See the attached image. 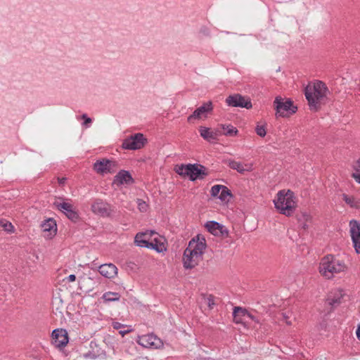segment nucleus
Listing matches in <instances>:
<instances>
[{"mask_svg":"<svg viewBox=\"0 0 360 360\" xmlns=\"http://www.w3.org/2000/svg\"><path fill=\"white\" fill-rule=\"evenodd\" d=\"M328 93V87L321 81H317L313 85H307L304 89V94L310 110L316 111L321 105L325 104Z\"/></svg>","mask_w":360,"mask_h":360,"instance_id":"f257e3e1","label":"nucleus"},{"mask_svg":"<svg viewBox=\"0 0 360 360\" xmlns=\"http://www.w3.org/2000/svg\"><path fill=\"white\" fill-rule=\"evenodd\" d=\"M347 269L343 260L328 255L324 257L319 265L320 274L327 279H330L337 274L345 272Z\"/></svg>","mask_w":360,"mask_h":360,"instance_id":"f03ea898","label":"nucleus"},{"mask_svg":"<svg viewBox=\"0 0 360 360\" xmlns=\"http://www.w3.org/2000/svg\"><path fill=\"white\" fill-rule=\"evenodd\" d=\"M275 207L280 213L290 216L295 210L296 202L293 193L290 191H280L276 199L274 200Z\"/></svg>","mask_w":360,"mask_h":360,"instance_id":"7ed1b4c3","label":"nucleus"},{"mask_svg":"<svg viewBox=\"0 0 360 360\" xmlns=\"http://www.w3.org/2000/svg\"><path fill=\"white\" fill-rule=\"evenodd\" d=\"M175 172L183 177H188L192 181L203 179L208 175L206 167L200 164L177 165Z\"/></svg>","mask_w":360,"mask_h":360,"instance_id":"20e7f679","label":"nucleus"},{"mask_svg":"<svg viewBox=\"0 0 360 360\" xmlns=\"http://www.w3.org/2000/svg\"><path fill=\"white\" fill-rule=\"evenodd\" d=\"M274 109L276 110V115L281 117H288L295 112L297 107L293 105V103L290 100L285 101L281 96L276 97L274 101Z\"/></svg>","mask_w":360,"mask_h":360,"instance_id":"39448f33","label":"nucleus"},{"mask_svg":"<svg viewBox=\"0 0 360 360\" xmlns=\"http://www.w3.org/2000/svg\"><path fill=\"white\" fill-rule=\"evenodd\" d=\"M147 143V139L143 134L137 133L123 140L122 146L126 150H139Z\"/></svg>","mask_w":360,"mask_h":360,"instance_id":"423d86ee","label":"nucleus"},{"mask_svg":"<svg viewBox=\"0 0 360 360\" xmlns=\"http://www.w3.org/2000/svg\"><path fill=\"white\" fill-rule=\"evenodd\" d=\"M117 162L115 160L103 158L94 162L93 169L98 174H112L117 170Z\"/></svg>","mask_w":360,"mask_h":360,"instance_id":"0eeeda50","label":"nucleus"},{"mask_svg":"<svg viewBox=\"0 0 360 360\" xmlns=\"http://www.w3.org/2000/svg\"><path fill=\"white\" fill-rule=\"evenodd\" d=\"M93 212L103 217H110L115 212V207L102 200L97 199L91 205Z\"/></svg>","mask_w":360,"mask_h":360,"instance_id":"6e6552de","label":"nucleus"},{"mask_svg":"<svg viewBox=\"0 0 360 360\" xmlns=\"http://www.w3.org/2000/svg\"><path fill=\"white\" fill-rule=\"evenodd\" d=\"M206 247L205 238L198 234L189 241L188 245L186 249L189 250L191 252L198 255L202 258Z\"/></svg>","mask_w":360,"mask_h":360,"instance_id":"1a4fd4ad","label":"nucleus"},{"mask_svg":"<svg viewBox=\"0 0 360 360\" xmlns=\"http://www.w3.org/2000/svg\"><path fill=\"white\" fill-rule=\"evenodd\" d=\"M155 233L154 231L138 233L135 236L134 243L139 247L155 249L159 251L157 245L148 241L150 238Z\"/></svg>","mask_w":360,"mask_h":360,"instance_id":"9d476101","label":"nucleus"},{"mask_svg":"<svg viewBox=\"0 0 360 360\" xmlns=\"http://www.w3.org/2000/svg\"><path fill=\"white\" fill-rule=\"evenodd\" d=\"M85 359H104L105 356V350L95 340L91 341L89 344V349L83 354Z\"/></svg>","mask_w":360,"mask_h":360,"instance_id":"9b49d317","label":"nucleus"},{"mask_svg":"<svg viewBox=\"0 0 360 360\" xmlns=\"http://www.w3.org/2000/svg\"><path fill=\"white\" fill-rule=\"evenodd\" d=\"M213 110L212 103L208 101L204 103L202 105L196 108L194 112L188 117V122H193L195 120H200L202 117H207V114L210 113Z\"/></svg>","mask_w":360,"mask_h":360,"instance_id":"f8f14e48","label":"nucleus"},{"mask_svg":"<svg viewBox=\"0 0 360 360\" xmlns=\"http://www.w3.org/2000/svg\"><path fill=\"white\" fill-rule=\"evenodd\" d=\"M53 205L58 210L63 212L71 221H76L78 219L79 215L70 203L56 201Z\"/></svg>","mask_w":360,"mask_h":360,"instance_id":"ddd939ff","label":"nucleus"},{"mask_svg":"<svg viewBox=\"0 0 360 360\" xmlns=\"http://www.w3.org/2000/svg\"><path fill=\"white\" fill-rule=\"evenodd\" d=\"M350 235L354 247L357 253H360V222L356 220L349 221Z\"/></svg>","mask_w":360,"mask_h":360,"instance_id":"4468645a","label":"nucleus"},{"mask_svg":"<svg viewBox=\"0 0 360 360\" xmlns=\"http://www.w3.org/2000/svg\"><path fill=\"white\" fill-rule=\"evenodd\" d=\"M52 343L58 348H63L68 342V336L65 330L55 329L52 332Z\"/></svg>","mask_w":360,"mask_h":360,"instance_id":"2eb2a0df","label":"nucleus"},{"mask_svg":"<svg viewBox=\"0 0 360 360\" xmlns=\"http://www.w3.org/2000/svg\"><path fill=\"white\" fill-rule=\"evenodd\" d=\"M134 183V179L129 172L127 170H120L114 177L112 185L120 187L122 185H131Z\"/></svg>","mask_w":360,"mask_h":360,"instance_id":"dca6fc26","label":"nucleus"},{"mask_svg":"<svg viewBox=\"0 0 360 360\" xmlns=\"http://www.w3.org/2000/svg\"><path fill=\"white\" fill-rule=\"evenodd\" d=\"M205 228L210 233L216 236L226 237L229 235L227 229L215 221H207L205 224Z\"/></svg>","mask_w":360,"mask_h":360,"instance_id":"f3484780","label":"nucleus"},{"mask_svg":"<svg viewBox=\"0 0 360 360\" xmlns=\"http://www.w3.org/2000/svg\"><path fill=\"white\" fill-rule=\"evenodd\" d=\"M201 259L202 258L198 255L185 249L183 255V264L185 269H191L194 268Z\"/></svg>","mask_w":360,"mask_h":360,"instance_id":"a211bd4d","label":"nucleus"},{"mask_svg":"<svg viewBox=\"0 0 360 360\" xmlns=\"http://www.w3.org/2000/svg\"><path fill=\"white\" fill-rule=\"evenodd\" d=\"M226 103L229 106L240 107L248 109V100L238 94L228 96L226 99Z\"/></svg>","mask_w":360,"mask_h":360,"instance_id":"6ab92c4d","label":"nucleus"},{"mask_svg":"<svg viewBox=\"0 0 360 360\" xmlns=\"http://www.w3.org/2000/svg\"><path fill=\"white\" fill-rule=\"evenodd\" d=\"M99 273L108 278H112L117 274V268L113 264H104L99 266Z\"/></svg>","mask_w":360,"mask_h":360,"instance_id":"aec40b11","label":"nucleus"},{"mask_svg":"<svg viewBox=\"0 0 360 360\" xmlns=\"http://www.w3.org/2000/svg\"><path fill=\"white\" fill-rule=\"evenodd\" d=\"M200 136L209 142H213L218 139L219 133L216 131L212 130L210 128L205 127H200L199 128Z\"/></svg>","mask_w":360,"mask_h":360,"instance_id":"412c9836","label":"nucleus"},{"mask_svg":"<svg viewBox=\"0 0 360 360\" xmlns=\"http://www.w3.org/2000/svg\"><path fill=\"white\" fill-rule=\"evenodd\" d=\"M343 294L342 290H337L333 292H331L328 298L327 302L329 305L332 307H336L341 303V300L342 298Z\"/></svg>","mask_w":360,"mask_h":360,"instance_id":"4be33fe9","label":"nucleus"},{"mask_svg":"<svg viewBox=\"0 0 360 360\" xmlns=\"http://www.w3.org/2000/svg\"><path fill=\"white\" fill-rule=\"evenodd\" d=\"M43 231L50 232L51 234L53 233L54 234L56 232V221L51 218H49L45 220L41 225Z\"/></svg>","mask_w":360,"mask_h":360,"instance_id":"5701e85b","label":"nucleus"},{"mask_svg":"<svg viewBox=\"0 0 360 360\" xmlns=\"http://www.w3.org/2000/svg\"><path fill=\"white\" fill-rule=\"evenodd\" d=\"M297 219L303 229L306 230L309 228L311 222V216L309 214L303 212L298 216Z\"/></svg>","mask_w":360,"mask_h":360,"instance_id":"b1692460","label":"nucleus"},{"mask_svg":"<svg viewBox=\"0 0 360 360\" xmlns=\"http://www.w3.org/2000/svg\"><path fill=\"white\" fill-rule=\"evenodd\" d=\"M239 312H241L243 315L248 314V310L245 308L240 307H235L233 311V320L236 323H243L242 316H239Z\"/></svg>","mask_w":360,"mask_h":360,"instance_id":"393cba45","label":"nucleus"},{"mask_svg":"<svg viewBox=\"0 0 360 360\" xmlns=\"http://www.w3.org/2000/svg\"><path fill=\"white\" fill-rule=\"evenodd\" d=\"M342 197L344 201L352 207L360 209V198H355L345 194H343Z\"/></svg>","mask_w":360,"mask_h":360,"instance_id":"a878e982","label":"nucleus"},{"mask_svg":"<svg viewBox=\"0 0 360 360\" xmlns=\"http://www.w3.org/2000/svg\"><path fill=\"white\" fill-rule=\"evenodd\" d=\"M120 298V295L118 292L110 291L105 292L102 296V299L106 302L118 301Z\"/></svg>","mask_w":360,"mask_h":360,"instance_id":"bb28decb","label":"nucleus"},{"mask_svg":"<svg viewBox=\"0 0 360 360\" xmlns=\"http://www.w3.org/2000/svg\"><path fill=\"white\" fill-rule=\"evenodd\" d=\"M231 196H232L231 191L226 186L222 185L218 198L221 201H226L228 200L227 198Z\"/></svg>","mask_w":360,"mask_h":360,"instance_id":"cd10ccee","label":"nucleus"},{"mask_svg":"<svg viewBox=\"0 0 360 360\" xmlns=\"http://www.w3.org/2000/svg\"><path fill=\"white\" fill-rule=\"evenodd\" d=\"M229 166L231 169H236L240 173H243L246 170L245 166L240 162L230 161Z\"/></svg>","mask_w":360,"mask_h":360,"instance_id":"c85d7f7f","label":"nucleus"},{"mask_svg":"<svg viewBox=\"0 0 360 360\" xmlns=\"http://www.w3.org/2000/svg\"><path fill=\"white\" fill-rule=\"evenodd\" d=\"M248 317H249V327L250 326V325L252 323H254L253 328L255 330H258L261 327L260 320L259 319H257V317H255V316L252 315L250 312H249Z\"/></svg>","mask_w":360,"mask_h":360,"instance_id":"c756f323","label":"nucleus"},{"mask_svg":"<svg viewBox=\"0 0 360 360\" xmlns=\"http://www.w3.org/2000/svg\"><path fill=\"white\" fill-rule=\"evenodd\" d=\"M354 172L352 176L354 179L360 184V160L356 161L354 165Z\"/></svg>","mask_w":360,"mask_h":360,"instance_id":"7c9ffc66","label":"nucleus"},{"mask_svg":"<svg viewBox=\"0 0 360 360\" xmlns=\"http://www.w3.org/2000/svg\"><path fill=\"white\" fill-rule=\"evenodd\" d=\"M2 228L7 233H13L15 232V228L13 225L6 219H4Z\"/></svg>","mask_w":360,"mask_h":360,"instance_id":"2f4dec72","label":"nucleus"},{"mask_svg":"<svg viewBox=\"0 0 360 360\" xmlns=\"http://www.w3.org/2000/svg\"><path fill=\"white\" fill-rule=\"evenodd\" d=\"M143 340H146L147 342V345H149L150 346H155L157 347L158 344L155 342L156 340L160 341L159 339H158L154 335H148L143 338Z\"/></svg>","mask_w":360,"mask_h":360,"instance_id":"473e14b6","label":"nucleus"},{"mask_svg":"<svg viewBox=\"0 0 360 360\" xmlns=\"http://www.w3.org/2000/svg\"><path fill=\"white\" fill-rule=\"evenodd\" d=\"M222 188V185H214L211 188L210 193L211 195L214 198H216L219 195L220 191Z\"/></svg>","mask_w":360,"mask_h":360,"instance_id":"72a5a7b5","label":"nucleus"},{"mask_svg":"<svg viewBox=\"0 0 360 360\" xmlns=\"http://www.w3.org/2000/svg\"><path fill=\"white\" fill-rule=\"evenodd\" d=\"M255 131L258 136L264 137L266 134L264 124H257L255 128Z\"/></svg>","mask_w":360,"mask_h":360,"instance_id":"f704fd0d","label":"nucleus"},{"mask_svg":"<svg viewBox=\"0 0 360 360\" xmlns=\"http://www.w3.org/2000/svg\"><path fill=\"white\" fill-rule=\"evenodd\" d=\"M136 202L139 211L142 212H146L148 209V205L143 200L138 198Z\"/></svg>","mask_w":360,"mask_h":360,"instance_id":"c9c22d12","label":"nucleus"},{"mask_svg":"<svg viewBox=\"0 0 360 360\" xmlns=\"http://www.w3.org/2000/svg\"><path fill=\"white\" fill-rule=\"evenodd\" d=\"M223 129H226V131L224 132V134L226 136H233L238 131L236 129L231 125L226 126V128L224 127Z\"/></svg>","mask_w":360,"mask_h":360,"instance_id":"e433bc0d","label":"nucleus"},{"mask_svg":"<svg viewBox=\"0 0 360 360\" xmlns=\"http://www.w3.org/2000/svg\"><path fill=\"white\" fill-rule=\"evenodd\" d=\"M81 117L82 120H84V122L82 124L85 126L86 128L89 127L92 122V120L90 117H89L86 114H83Z\"/></svg>","mask_w":360,"mask_h":360,"instance_id":"4c0bfd02","label":"nucleus"},{"mask_svg":"<svg viewBox=\"0 0 360 360\" xmlns=\"http://www.w3.org/2000/svg\"><path fill=\"white\" fill-rule=\"evenodd\" d=\"M289 314H290L289 312H288V313L282 312L281 316H282L283 320H284L288 325H291L292 322L290 321H289V319L290 318V316Z\"/></svg>","mask_w":360,"mask_h":360,"instance_id":"58836bf2","label":"nucleus"},{"mask_svg":"<svg viewBox=\"0 0 360 360\" xmlns=\"http://www.w3.org/2000/svg\"><path fill=\"white\" fill-rule=\"evenodd\" d=\"M200 33L203 34L204 36H210V34L209 28H207V27H205V26H203L200 28Z\"/></svg>","mask_w":360,"mask_h":360,"instance_id":"ea45409f","label":"nucleus"},{"mask_svg":"<svg viewBox=\"0 0 360 360\" xmlns=\"http://www.w3.org/2000/svg\"><path fill=\"white\" fill-rule=\"evenodd\" d=\"M123 326H123V324H122V323H119V322H115V323H113V328H114L115 329H117H117L121 328H122V327H123Z\"/></svg>","mask_w":360,"mask_h":360,"instance_id":"a19ab883","label":"nucleus"},{"mask_svg":"<svg viewBox=\"0 0 360 360\" xmlns=\"http://www.w3.org/2000/svg\"><path fill=\"white\" fill-rule=\"evenodd\" d=\"M67 280L69 281V282H74L76 280V276L74 274H70V276H68V277L67 278Z\"/></svg>","mask_w":360,"mask_h":360,"instance_id":"79ce46f5","label":"nucleus"},{"mask_svg":"<svg viewBox=\"0 0 360 360\" xmlns=\"http://www.w3.org/2000/svg\"><path fill=\"white\" fill-rule=\"evenodd\" d=\"M67 179L65 177L58 178V181L60 185H64Z\"/></svg>","mask_w":360,"mask_h":360,"instance_id":"37998d69","label":"nucleus"},{"mask_svg":"<svg viewBox=\"0 0 360 360\" xmlns=\"http://www.w3.org/2000/svg\"><path fill=\"white\" fill-rule=\"evenodd\" d=\"M356 334L357 338L360 340V323L358 325Z\"/></svg>","mask_w":360,"mask_h":360,"instance_id":"c03bdc74","label":"nucleus"},{"mask_svg":"<svg viewBox=\"0 0 360 360\" xmlns=\"http://www.w3.org/2000/svg\"><path fill=\"white\" fill-rule=\"evenodd\" d=\"M129 331H130L129 330H124V331L120 330V333L122 334V335L123 336L125 334H127V333H129Z\"/></svg>","mask_w":360,"mask_h":360,"instance_id":"a18cd8bd","label":"nucleus"},{"mask_svg":"<svg viewBox=\"0 0 360 360\" xmlns=\"http://www.w3.org/2000/svg\"><path fill=\"white\" fill-rule=\"evenodd\" d=\"M208 304H209V307H211L212 304H214V302H213V300H212V299L209 298Z\"/></svg>","mask_w":360,"mask_h":360,"instance_id":"49530a36","label":"nucleus"},{"mask_svg":"<svg viewBox=\"0 0 360 360\" xmlns=\"http://www.w3.org/2000/svg\"><path fill=\"white\" fill-rule=\"evenodd\" d=\"M4 219H0V227H2Z\"/></svg>","mask_w":360,"mask_h":360,"instance_id":"de8ad7c7","label":"nucleus"},{"mask_svg":"<svg viewBox=\"0 0 360 360\" xmlns=\"http://www.w3.org/2000/svg\"><path fill=\"white\" fill-rule=\"evenodd\" d=\"M248 108H249V109L252 108V104H251V103H250V101H249V105H248Z\"/></svg>","mask_w":360,"mask_h":360,"instance_id":"09e8293b","label":"nucleus"},{"mask_svg":"<svg viewBox=\"0 0 360 360\" xmlns=\"http://www.w3.org/2000/svg\"><path fill=\"white\" fill-rule=\"evenodd\" d=\"M239 316H244L245 315H243L241 312H239Z\"/></svg>","mask_w":360,"mask_h":360,"instance_id":"8fccbe9b","label":"nucleus"}]
</instances>
